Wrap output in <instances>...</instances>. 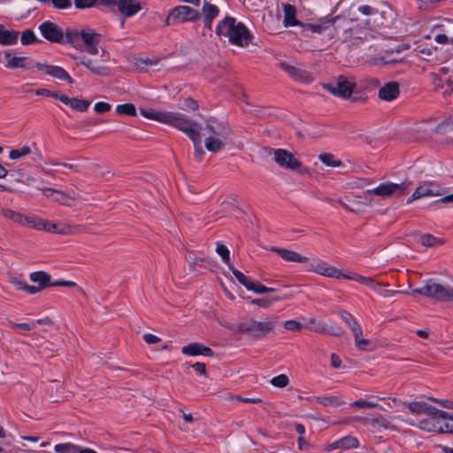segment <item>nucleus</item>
<instances>
[{
  "instance_id": "nucleus-21",
  "label": "nucleus",
  "mask_w": 453,
  "mask_h": 453,
  "mask_svg": "<svg viewBox=\"0 0 453 453\" xmlns=\"http://www.w3.org/2000/svg\"><path fill=\"white\" fill-rule=\"evenodd\" d=\"M359 445L358 440L353 436H345L341 438L332 443L326 444L325 446V450L326 452H331L334 449H356Z\"/></svg>"
},
{
  "instance_id": "nucleus-51",
  "label": "nucleus",
  "mask_w": 453,
  "mask_h": 453,
  "mask_svg": "<svg viewBox=\"0 0 453 453\" xmlns=\"http://www.w3.org/2000/svg\"><path fill=\"white\" fill-rule=\"evenodd\" d=\"M21 43L23 45H28L35 42L37 41L35 33L32 30H25L20 38Z\"/></svg>"
},
{
  "instance_id": "nucleus-8",
  "label": "nucleus",
  "mask_w": 453,
  "mask_h": 453,
  "mask_svg": "<svg viewBox=\"0 0 453 453\" xmlns=\"http://www.w3.org/2000/svg\"><path fill=\"white\" fill-rule=\"evenodd\" d=\"M443 419L445 411L434 407L426 415L417 418V422L411 425L426 433L443 434Z\"/></svg>"
},
{
  "instance_id": "nucleus-28",
  "label": "nucleus",
  "mask_w": 453,
  "mask_h": 453,
  "mask_svg": "<svg viewBox=\"0 0 453 453\" xmlns=\"http://www.w3.org/2000/svg\"><path fill=\"white\" fill-rule=\"evenodd\" d=\"M60 102L65 105L70 106L73 110L79 111H86L90 105V102L88 100L79 99L76 97H69L64 94H62Z\"/></svg>"
},
{
  "instance_id": "nucleus-30",
  "label": "nucleus",
  "mask_w": 453,
  "mask_h": 453,
  "mask_svg": "<svg viewBox=\"0 0 453 453\" xmlns=\"http://www.w3.org/2000/svg\"><path fill=\"white\" fill-rule=\"evenodd\" d=\"M30 280L38 284V286H35L37 292L42 291L47 287L52 286V283L50 282V275L42 271L32 273L30 274Z\"/></svg>"
},
{
  "instance_id": "nucleus-60",
  "label": "nucleus",
  "mask_w": 453,
  "mask_h": 453,
  "mask_svg": "<svg viewBox=\"0 0 453 453\" xmlns=\"http://www.w3.org/2000/svg\"><path fill=\"white\" fill-rule=\"evenodd\" d=\"M51 4L54 8L59 10H66L72 6L71 0H52Z\"/></svg>"
},
{
  "instance_id": "nucleus-32",
  "label": "nucleus",
  "mask_w": 453,
  "mask_h": 453,
  "mask_svg": "<svg viewBox=\"0 0 453 453\" xmlns=\"http://www.w3.org/2000/svg\"><path fill=\"white\" fill-rule=\"evenodd\" d=\"M19 39V32L13 30H7L0 24V44L2 45H14Z\"/></svg>"
},
{
  "instance_id": "nucleus-23",
  "label": "nucleus",
  "mask_w": 453,
  "mask_h": 453,
  "mask_svg": "<svg viewBox=\"0 0 453 453\" xmlns=\"http://www.w3.org/2000/svg\"><path fill=\"white\" fill-rule=\"evenodd\" d=\"M2 215L19 226L32 228L34 217L26 216L10 209H4Z\"/></svg>"
},
{
  "instance_id": "nucleus-56",
  "label": "nucleus",
  "mask_w": 453,
  "mask_h": 453,
  "mask_svg": "<svg viewBox=\"0 0 453 453\" xmlns=\"http://www.w3.org/2000/svg\"><path fill=\"white\" fill-rule=\"evenodd\" d=\"M111 110V104L106 102H97L94 105V111L98 114L109 112Z\"/></svg>"
},
{
  "instance_id": "nucleus-52",
  "label": "nucleus",
  "mask_w": 453,
  "mask_h": 453,
  "mask_svg": "<svg viewBox=\"0 0 453 453\" xmlns=\"http://www.w3.org/2000/svg\"><path fill=\"white\" fill-rule=\"evenodd\" d=\"M216 252L221 257L224 263L229 265L230 252L229 250L223 244L218 243Z\"/></svg>"
},
{
  "instance_id": "nucleus-35",
  "label": "nucleus",
  "mask_w": 453,
  "mask_h": 453,
  "mask_svg": "<svg viewBox=\"0 0 453 453\" xmlns=\"http://www.w3.org/2000/svg\"><path fill=\"white\" fill-rule=\"evenodd\" d=\"M109 0H73L76 9H89L94 7H106Z\"/></svg>"
},
{
  "instance_id": "nucleus-31",
  "label": "nucleus",
  "mask_w": 453,
  "mask_h": 453,
  "mask_svg": "<svg viewBox=\"0 0 453 453\" xmlns=\"http://www.w3.org/2000/svg\"><path fill=\"white\" fill-rule=\"evenodd\" d=\"M81 196L74 191L65 193L61 190H58L55 196L54 201L65 206H73L74 202L80 199Z\"/></svg>"
},
{
  "instance_id": "nucleus-2",
  "label": "nucleus",
  "mask_w": 453,
  "mask_h": 453,
  "mask_svg": "<svg viewBox=\"0 0 453 453\" xmlns=\"http://www.w3.org/2000/svg\"><path fill=\"white\" fill-rule=\"evenodd\" d=\"M99 42H93L92 46L81 50L88 55H71L77 65L85 67L91 74L107 77L111 75V68L108 64L111 61V54L104 48L99 46Z\"/></svg>"
},
{
  "instance_id": "nucleus-48",
  "label": "nucleus",
  "mask_w": 453,
  "mask_h": 453,
  "mask_svg": "<svg viewBox=\"0 0 453 453\" xmlns=\"http://www.w3.org/2000/svg\"><path fill=\"white\" fill-rule=\"evenodd\" d=\"M288 298H289V296H284V297L277 296V297H273L272 300H268L265 298H257V299H253L251 301V303L253 304H256L262 308H268L269 306H271L272 302L281 301V300L288 299Z\"/></svg>"
},
{
  "instance_id": "nucleus-14",
  "label": "nucleus",
  "mask_w": 453,
  "mask_h": 453,
  "mask_svg": "<svg viewBox=\"0 0 453 453\" xmlns=\"http://www.w3.org/2000/svg\"><path fill=\"white\" fill-rule=\"evenodd\" d=\"M107 8L117 6L119 12L125 18H131L142 10V4L139 0H109Z\"/></svg>"
},
{
  "instance_id": "nucleus-7",
  "label": "nucleus",
  "mask_w": 453,
  "mask_h": 453,
  "mask_svg": "<svg viewBox=\"0 0 453 453\" xmlns=\"http://www.w3.org/2000/svg\"><path fill=\"white\" fill-rule=\"evenodd\" d=\"M278 322V318L273 319H266L263 321L250 319L246 322L240 323L236 326L238 333L247 334L256 339L262 338L270 333H273Z\"/></svg>"
},
{
  "instance_id": "nucleus-27",
  "label": "nucleus",
  "mask_w": 453,
  "mask_h": 453,
  "mask_svg": "<svg viewBox=\"0 0 453 453\" xmlns=\"http://www.w3.org/2000/svg\"><path fill=\"white\" fill-rule=\"evenodd\" d=\"M406 405L410 412L416 416L417 418L424 417L434 407L426 401H413L408 403Z\"/></svg>"
},
{
  "instance_id": "nucleus-54",
  "label": "nucleus",
  "mask_w": 453,
  "mask_h": 453,
  "mask_svg": "<svg viewBox=\"0 0 453 453\" xmlns=\"http://www.w3.org/2000/svg\"><path fill=\"white\" fill-rule=\"evenodd\" d=\"M283 326L286 330L294 332L301 331L303 327V325L296 319L286 320L283 323Z\"/></svg>"
},
{
  "instance_id": "nucleus-4",
  "label": "nucleus",
  "mask_w": 453,
  "mask_h": 453,
  "mask_svg": "<svg viewBox=\"0 0 453 453\" xmlns=\"http://www.w3.org/2000/svg\"><path fill=\"white\" fill-rule=\"evenodd\" d=\"M216 35L219 38H227L229 42L239 47L248 46L251 40V35L245 26L231 17L219 22Z\"/></svg>"
},
{
  "instance_id": "nucleus-20",
  "label": "nucleus",
  "mask_w": 453,
  "mask_h": 453,
  "mask_svg": "<svg viewBox=\"0 0 453 453\" xmlns=\"http://www.w3.org/2000/svg\"><path fill=\"white\" fill-rule=\"evenodd\" d=\"M395 419V417L393 416L380 415L372 418H364L363 420L375 429L396 430V426L394 424Z\"/></svg>"
},
{
  "instance_id": "nucleus-15",
  "label": "nucleus",
  "mask_w": 453,
  "mask_h": 453,
  "mask_svg": "<svg viewBox=\"0 0 453 453\" xmlns=\"http://www.w3.org/2000/svg\"><path fill=\"white\" fill-rule=\"evenodd\" d=\"M35 72L43 73L55 79L65 81L69 84H72L73 82V80L69 75V73L63 67L58 65H53L47 63L38 62L35 64Z\"/></svg>"
},
{
  "instance_id": "nucleus-55",
  "label": "nucleus",
  "mask_w": 453,
  "mask_h": 453,
  "mask_svg": "<svg viewBox=\"0 0 453 453\" xmlns=\"http://www.w3.org/2000/svg\"><path fill=\"white\" fill-rule=\"evenodd\" d=\"M443 434H453V415H449L445 411V419H443Z\"/></svg>"
},
{
  "instance_id": "nucleus-17",
  "label": "nucleus",
  "mask_w": 453,
  "mask_h": 453,
  "mask_svg": "<svg viewBox=\"0 0 453 453\" xmlns=\"http://www.w3.org/2000/svg\"><path fill=\"white\" fill-rule=\"evenodd\" d=\"M442 195L443 190L441 188H434L432 183L425 182L417 187L412 195L406 200V203L410 204L413 201L418 199L433 196H441Z\"/></svg>"
},
{
  "instance_id": "nucleus-41",
  "label": "nucleus",
  "mask_w": 453,
  "mask_h": 453,
  "mask_svg": "<svg viewBox=\"0 0 453 453\" xmlns=\"http://www.w3.org/2000/svg\"><path fill=\"white\" fill-rule=\"evenodd\" d=\"M352 333H353V335H354V338H355V343H356L357 347L359 349L365 350L367 348V346L369 345L370 341L366 340V339H364L362 337L363 331H362L361 326H359V327L356 328L355 330H353Z\"/></svg>"
},
{
  "instance_id": "nucleus-11",
  "label": "nucleus",
  "mask_w": 453,
  "mask_h": 453,
  "mask_svg": "<svg viewBox=\"0 0 453 453\" xmlns=\"http://www.w3.org/2000/svg\"><path fill=\"white\" fill-rule=\"evenodd\" d=\"M66 42L77 49H81V42L86 47L92 46L93 42L100 41V35L95 30L86 27L81 30H66L64 33Z\"/></svg>"
},
{
  "instance_id": "nucleus-47",
  "label": "nucleus",
  "mask_w": 453,
  "mask_h": 453,
  "mask_svg": "<svg viewBox=\"0 0 453 453\" xmlns=\"http://www.w3.org/2000/svg\"><path fill=\"white\" fill-rule=\"evenodd\" d=\"M388 286V284L380 283V286L376 287V289H373V290L383 297H392L398 293L405 294V292H403V291H395V290L388 289L387 288Z\"/></svg>"
},
{
  "instance_id": "nucleus-50",
  "label": "nucleus",
  "mask_w": 453,
  "mask_h": 453,
  "mask_svg": "<svg viewBox=\"0 0 453 453\" xmlns=\"http://www.w3.org/2000/svg\"><path fill=\"white\" fill-rule=\"evenodd\" d=\"M271 384L276 388H285L288 385L289 380L286 374H280L271 380Z\"/></svg>"
},
{
  "instance_id": "nucleus-63",
  "label": "nucleus",
  "mask_w": 453,
  "mask_h": 453,
  "mask_svg": "<svg viewBox=\"0 0 453 453\" xmlns=\"http://www.w3.org/2000/svg\"><path fill=\"white\" fill-rule=\"evenodd\" d=\"M308 328L313 331H320L323 329V326L319 322H317L314 319H310L308 322Z\"/></svg>"
},
{
  "instance_id": "nucleus-3",
  "label": "nucleus",
  "mask_w": 453,
  "mask_h": 453,
  "mask_svg": "<svg viewBox=\"0 0 453 453\" xmlns=\"http://www.w3.org/2000/svg\"><path fill=\"white\" fill-rule=\"evenodd\" d=\"M204 147L210 152H219L225 150L231 142V131L223 122L215 119L205 120Z\"/></svg>"
},
{
  "instance_id": "nucleus-16",
  "label": "nucleus",
  "mask_w": 453,
  "mask_h": 453,
  "mask_svg": "<svg viewBox=\"0 0 453 453\" xmlns=\"http://www.w3.org/2000/svg\"><path fill=\"white\" fill-rule=\"evenodd\" d=\"M42 35L50 42L60 43L64 41V32L51 21H44L38 27Z\"/></svg>"
},
{
  "instance_id": "nucleus-25",
  "label": "nucleus",
  "mask_w": 453,
  "mask_h": 453,
  "mask_svg": "<svg viewBox=\"0 0 453 453\" xmlns=\"http://www.w3.org/2000/svg\"><path fill=\"white\" fill-rule=\"evenodd\" d=\"M399 84L395 81H390L380 88L378 96L381 100L392 101L399 96Z\"/></svg>"
},
{
  "instance_id": "nucleus-26",
  "label": "nucleus",
  "mask_w": 453,
  "mask_h": 453,
  "mask_svg": "<svg viewBox=\"0 0 453 453\" xmlns=\"http://www.w3.org/2000/svg\"><path fill=\"white\" fill-rule=\"evenodd\" d=\"M284 14L283 25L285 27L302 26V23L296 19V8L290 4H282Z\"/></svg>"
},
{
  "instance_id": "nucleus-5",
  "label": "nucleus",
  "mask_w": 453,
  "mask_h": 453,
  "mask_svg": "<svg viewBox=\"0 0 453 453\" xmlns=\"http://www.w3.org/2000/svg\"><path fill=\"white\" fill-rule=\"evenodd\" d=\"M411 182L403 180L400 183L392 181H385L380 183L373 188L367 189L364 192V199L365 203L372 205L378 203L379 199H393L404 196L411 186Z\"/></svg>"
},
{
  "instance_id": "nucleus-61",
  "label": "nucleus",
  "mask_w": 453,
  "mask_h": 453,
  "mask_svg": "<svg viewBox=\"0 0 453 453\" xmlns=\"http://www.w3.org/2000/svg\"><path fill=\"white\" fill-rule=\"evenodd\" d=\"M143 339L148 344L158 343L161 341L158 336L149 333L143 335Z\"/></svg>"
},
{
  "instance_id": "nucleus-59",
  "label": "nucleus",
  "mask_w": 453,
  "mask_h": 453,
  "mask_svg": "<svg viewBox=\"0 0 453 453\" xmlns=\"http://www.w3.org/2000/svg\"><path fill=\"white\" fill-rule=\"evenodd\" d=\"M230 269L232 270L233 274L235 276L238 281L247 288V286H249V284H250L251 281L248 280L247 277L242 272L231 266Z\"/></svg>"
},
{
  "instance_id": "nucleus-18",
  "label": "nucleus",
  "mask_w": 453,
  "mask_h": 453,
  "mask_svg": "<svg viewBox=\"0 0 453 453\" xmlns=\"http://www.w3.org/2000/svg\"><path fill=\"white\" fill-rule=\"evenodd\" d=\"M6 60L5 67L9 69H25L35 71V64L27 57H19L13 55L11 51L4 53Z\"/></svg>"
},
{
  "instance_id": "nucleus-42",
  "label": "nucleus",
  "mask_w": 453,
  "mask_h": 453,
  "mask_svg": "<svg viewBox=\"0 0 453 453\" xmlns=\"http://www.w3.org/2000/svg\"><path fill=\"white\" fill-rule=\"evenodd\" d=\"M12 283L14 286L16 290L25 291L31 295L38 293L37 289L35 288V286L28 285L27 283H26L22 280H19L18 279L12 280Z\"/></svg>"
},
{
  "instance_id": "nucleus-22",
  "label": "nucleus",
  "mask_w": 453,
  "mask_h": 453,
  "mask_svg": "<svg viewBox=\"0 0 453 453\" xmlns=\"http://www.w3.org/2000/svg\"><path fill=\"white\" fill-rule=\"evenodd\" d=\"M202 15L203 17L204 27L211 29L212 21L219 15V9L217 5L208 0L203 1Z\"/></svg>"
},
{
  "instance_id": "nucleus-9",
  "label": "nucleus",
  "mask_w": 453,
  "mask_h": 453,
  "mask_svg": "<svg viewBox=\"0 0 453 453\" xmlns=\"http://www.w3.org/2000/svg\"><path fill=\"white\" fill-rule=\"evenodd\" d=\"M357 87L356 79L353 76L341 75L334 81L323 85V88L334 96L348 99L351 96Z\"/></svg>"
},
{
  "instance_id": "nucleus-62",
  "label": "nucleus",
  "mask_w": 453,
  "mask_h": 453,
  "mask_svg": "<svg viewBox=\"0 0 453 453\" xmlns=\"http://www.w3.org/2000/svg\"><path fill=\"white\" fill-rule=\"evenodd\" d=\"M41 190L45 197L50 198L54 201L56 193L58 192V189L43 188Z\"/></svg>"
},
{
  "instance_id": "nucleus-45",
  "label": "nucleus",
  "mask_w": 453,
  "mask_h": 453,
  "mask_svg": "<svg viewBox=\"0 0 453 453\" xmlns=\"http://www.w3.org/2000/svg\"><path fill=\"white\" fill-rule=\"evenodd\" d=\"M372 181L369 179H353L345 183L346 188H363L370 185Z\"/></svg>"
},
{
  "instance_id": "nucleus-29",
  "label": "nucleus",
  "mask_w": 453,
  "mask_h": 453,
  "mask_svg": "<svg viewBox=\"0 0 453 453\" xmlns=\"http://www.w3.org/2000/svg\"><path fill=\"white\" fill-rule=\"evenodd\" d=\"M271 250L278 253L280 257L288 262L306 263L309 260L308 257H303L293 250L275 247L272 248Z\"/></svg>"
},
{
  "instance_id": "nucleus-24",
  "label": "nucleus",
  "mask_w": 453,
  "mask_h": 453,
  "mask_svg": "<svg viewBox=\"0 0 453 453\" xmlns=\"http://www.w3.org/2000/svg\"><path fill=\"white\" fill-rule=\"evenodd\" d=\"M181 352L184 355L192 356V357L200 356V355L205 356V357H212L213 356V351L211 350V348H209L205 345H203L201 343H198V342H193V343H190V344H188V345L182 347Z\"/></svg>"
},
{
  "instance_id": "nucleus-44",
  "label": "nucleus",
  "mask_w": 453,
  "mask_h": 453,
  "mask_svg": "<svg viewBox=\"0 0 453 453\" xmlns=\"http://www.w3.org/2000/svg\"><path fill=\"white\" fill-rule=\"evenodd\" d=\"M420 242L422 245L425 247H434L436 245L443 244V242L441 240L436 238L435 236L430 234H423L420 238Z\"/></svg>"
},
{
  "instance_id": "nucleus-36",
  "label": "nucleus",
  "mask_w": 453,
  "mask_h": 453,
  "mask_svg": "<svg viewBox=\"0 0 453 453\" xmlns=\"http://www.w3.org/2000/svg\"><path fill=\"white\" fill-rule=\"evenodd\" d=\"M314 403H321L325 406H331V407H339L340 405L344 403V401L342 397L337 395H331V396H323V397H314L312 400Z\"/></svg>"
},
{
  "instance_id": "nucleus-39",
  "label": "nucleus",
  "mask_w": 453,
  "mask_h": 453,
  "mask_svg": "<svg viewBox=\"0 0 453 453\" xmlns=\"http://www.w3.org/2000/svg\"><path fill=\"white\" fill-rule=\"evenodd\" d=\"M80 448L81 447H79L73 443L65 442V443L56 444L54 446V450L57 453H79Z\"/></svg>"
},
{
  "instance_id": "nucleus-53",
  "label": "nucleus",
  "mask_w": 453,
  "mask_h": 453,
  "mask_svg": "<svg viewBox=\"0 0 453 453\" xmlns=\"http://www.w3.org/2000/svg\"><path fill=\"white\" fill-rule=\"evenodd\" d=\"M342 319L349 326L351 331H353L356 328L360 326L359 324L357 323V321L354 319V317L350 313H349L347 311H342Z\"/></svg>"
},
{
  "instance_id": "nucleus-58",
  "label": "nucleus",
  "mask_w": 453,
  "mask_h": 453,
  "mask_svg": "<svg viewBox=\"0 0 453 453\" xmlns=\"http://www.w3.org/2000/svg\"><path fill=\"white\" fill-rule=\"evenodd\" d=\"M9 324L12 328L22 331H30L35 327V323H15L9 321Z\"/></svg>"
},
{
  "instance_id": "nucleus-13",
  "label": "nucleus",
  "mask_w": 453,
  "mask_h": 453,
  "mask_svg": "<svg viewBox=\"0 0 453 453\" xmlns=\"http://www.w3.org/2000/svg\"><path fill=\"white\" fill-rule=\"evenodd\" d=\"M310 272L320 274L322 276L334 278V279H343L344 273L336 267L329 265L327 262L323 261L319 258L312 259L309 263Z\"/></svg>"
},
{
  "instance_id": "nucleus-64",
  "label": "nucleus",
  "mask_w": 453,
  "mask_h": 453,
  "mask_svg": "<svg viewBox=\"0 0 453 453\" xmlns=\"http://www.w3.org/2000/svg\"><path fill=\"white\" fill-rule=\"evenodd\" d=\"M184 105L186 108L192 110V111H196L198 109L197 102L192 98H187L184 102Z\"/></svg>"
},
{
  "instance_id": "nucleus-19",
  "label": "nucleus",
  "mask_w": 453,
  "mask_h": 453,
  "mask_svg": "<svg viewBox=\"0 0 453 453\" xmlns=\"http://www.w3.org/2000/svg\"><path fill=\"white\" fill-rule=\"evenodd\" d=\"M200 16V12L197 10L187 5H180L171 11L169 18L185 22L196 20Z\"/></svg>"
},
{
  "instance_id": "nucleus-46",
  "label": "nucleus",
  "mask_w": 453,
  "mask_h": 453,
  "mask_svg": "<svg viewBox=\"0 0 453 453\" xmlns=\"http://www.w3.org/2000/svg\"><path fill=\"white\" fill-rule=\"evenodd\" d=\"M35 94L43 97H53L60 101L62 94L57 90H50L48 88H41L35 90Z\"/></svg>"
},
{
  "instance_id": "nucleus-57",
  "label": "nucleus",
  "mask_w": 453,
  "mask_h": 453,
  "mask_svg": "<svg viewBox=\"0 0 453 453\" xmlns=\"http://www.w3.org/2000/svg\"><path fill=\"white\" fill-rule=\"evenodd\" d=\"M280 68L285 71L287 73H288L289 75L293 76V77H296V78H298L299 77V73L301 72L300 70L296 69L295 66L293 65H290L288 63H285V62H282L280 64Z\"/></svg>"
},
{
  "instance_id": "nucleus-34",
  "label": "nucleus",
  "mask_w": 453,
  "mask_h": 453,
  "mask_svg": "<svg viewBox=\"0 0 453 453\" xmlns=\"http://www.w3.org/2000/svg\"><path fill=\"white\" fill-rule=\"evenodd\" d=\"M319 160L326 166L338 168L342 166V162L335 155L329 152H323L319 155Z\"/></svg>"
},
{
  "instance_id": "nucleus-37",
  "label": "nucleus",
  "mask_w": 453,
  "mask_h": 453,
  "mask_svg": "<svg viewBox=\"0 0 453 453\" xmlns=\"http://www.w3.org/2000/svg\"><path fill=\"white\" fill-rule=\"evenodd\" d=\"M334 19H326L322 20L317 24H306L305 27L310 29L313 33H322L325 30L330 29L334 27Z\"/></svg>"
},
{
  "instance_id": "nucleus-6",
  "label": "nucleus",
  "mask_w": 453,
  "mask_h": 453,
  "mask_svg": "<svg viewBox=\"0 0 453 453\" xmlns=\"http://www.w3.org/2000/svg\"><path fill=\"white\" fill-rule=\"evenodd\" d=\"M411 294L421 295L441 302H449L452 300L453 287L437 280L429 279L424 281L421 288L412 289Z\"/></svg>"
},
{
  "instance_id": "nucleus-38",
  "label": "nucleus",
  "mask_w": 453,
  "mask_h": 453,
  "mask_svg": "<svg viewBox=\"0 0 453 453\" xmlns=\"http://www.w3.org/2000/svg\"><path fill=\"white\" fill-rule=\"evenodd\" d=\"M115 111L119 116H137L136 108L134 104L131 103L118 104L115 108Z\"/></svg>"
},
{
  "instance_id": "nucleus-12",
  "label": "nucleus",
  "mask_w": 453,
  "mask_h": 453,
  "mask_svg": "<svg viewBox=\"0 0 453 453\" xmlns=\"http://www.w3.org/2000/svg\"><path fill=\"white\" fill-rule=\"evenodd\" d=\"M32 228L58 234H71L73 233L72 226L63 223H54L50 220L34 217Z\"/></svg>"
},
{
  "instance_id": "nucleus-1",
  "label": "nucleus",
  "mask_w": 453,
  "mask_h": 453,
  "mask_svg": "<svg viewBox=\"0 0 453 453\" xmlns=\"http://www.w3.org/2000/svg\"><path fill=\"white\" fill-rule=\"evenodd\" d=\"M141 114L150 120L173 127L187 134L195 145V155L201 160L204 154L201 146V126L182 113L150 108H140Z\"/></svg>"
},
{
  "instance_id": "nucleus-10",
  "label": "nucleus",
  "mask_w": 453,
  "mask_h": 453,
  "mask_svg": "<svg viewBox=\"0 0 453 453\" xmlns=\"http://www.w3.org/2000/svg\"><path fill=\"white\" fill-rule=\"evenodd\" d=\"M274 162L281 168L293 171L298 173H305L307 168L303 166L299 157L285 149H275L273 150Z\"/></svg>"
},
{
  "instance_id": "nucleus-40",
  "label": "nucleus",
  "mask_w": 453,
  "mask_h": 453,
  "mask_svg": "<svg viewBox=\"0 0 453 453\" xmlns=\"http://www.w3.org/2000/svg\"><path fill=\"white\" fill-rule=\"evenodd\" d=\"M32 152V149L28 145L22 146L18 149H13L9 152V157L12 160H18L23 157L29 155Z\"/></svg>"
},
{
  "instance_id": "nucleus-49",
  "label": "nucleus",
  "mask_w": 453,
  "mask_h": 453,
  "mask_svg": "<svg viewBox=\"0 0 453 453\" xmlns=\"http://www.w3.org/2000/svg\"><path fill=\"white\" fill-rule=\"evenodd\" d=\"M351 407H357V408H379L380 410H387V408H383L381 405L375 402H370V401H365V400H358L356 402H353L350 404Z\"/></svg>"
},
{
  "instance_id": "nucleus-33",
  "label": "nucleus",
  "mask_w": 453,
  "mask_h": 453,
  "mask_svg": "<svg viewBox=\"0 0 453 453\" xmlns=\"http://www.w3.org/2000/svg\"><path fill=\"white\" fill-rule=\"evenodd\" d=\"M343 279L356 280L363 285H365L372 289H376V287H380V283L376 282L373 279L369 277H365L357 273H344Z\"/></svg>"
},
{
  "instance_id": "nucleus-43",
  "label": "nucleus",
  "mask_w": 453,
  "mask_h": 453,
  "mask_svg": "<svg viewBox=\"0 0 453 453\" xmlns=\"http://www.w3.org/2000/svg\"><path fill=\"white\" fill-rule=\"evenodd\" d=\"M247 289L259 295L276 291L275 288H268L254 281H251L250 284L247 286Z\"/></svg>"
}]
</instances>
